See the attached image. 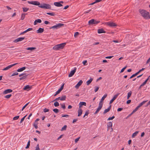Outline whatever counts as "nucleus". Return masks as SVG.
I'll return each instance as SVG.
<instances>
[{"instance_id": "6", "label": "nucleus", "mask_w": 150, "mask_h": 150, "mask_svg": "<svg viewBox=\"0 0 150 150\" xmlns=\"http://www.w3.org/2000/svg\"><path fill=\"white\" fill-rule=\"evenodd\" d=\"M64 83H63L61 86V87L56 92L55 94L54 95V96L60 93L61 91L64 88Z\"/></svg>"}, {"instance_id": "60", "label": "nucleus", "mask_w": 150, "mask_h": 150, "mask_svg": "<svg viewBox=\"0 0 150 150\" xmlns=\"http://www.w3.org/2000/svg\"><path fill=\"white\" fill-rule=\"evenodd\" d=\"M123 108H119L117 109V111L118 112L120 111L123 110Z\"/></svg>"}, {"instance_id": "31", "label": "nucleus", "mask_w": 150, "mask_h": 150, "mask_svg": "<svg viewBox=\"0 0 150 150\" xmlns=\"http://www.w3.org/2000/svg\"><path fill=\"white\" fill-rule=\"evenodd\" d=\"M67 128V126L66 125H64L62 128L61 131L66 130Z\"/></svg>"}, {"instance_id": "1", "label": "nucleus", "mask_w": 150, "mask_h": 150, "mask_svg": "<svg viewBox=\"0 0 150 150\" xmlns=\"http://www.w3.org/2000/svg\"><path fill=\"white\" fill-rule=\"evenodd\" d=\"M28 3L29 4L35 6H38L39 7L42 8L50 9L51 7L50 5L45 3L43 4H42L41 5H40V3L37 1H28Z\"/></svg>"}, {"instance_id": "2", "label": "nucleus", "mask_w": 150, "mask_h": 150, "mask_svg": "<svg viewBox=\"0 0 150 150\" xmlns=\"http://www.w3.org/2000/svg\"><path fill=\"white\" fill-rule=\"evenodd\" d=\"M139 12L142 16L145 19H150L149 13L144 10H139Z\"/></svg>"}, {"instance_id": "19", "label": "nucleus", "mask_w": 150, "mask_h": 150, "mask_svg": "<svg viewBox=\"0 0 150 150\" xmlns=\"http://www.w3.org/2000/svg\"><path fill=\"white\" fill-rule=\"evenodd\" d=\"M54 4L57 7H60L62 6V5L59 2H55L54 3Z\"/></svg>"}, {"instance_id": "14", "label": "nucleus", "mask_w": 150, "mask_h": 150, "mask_svg": "<svg viewBox=\"0 0 150 150\" xmlns=\"http://www.w3.org/2000/svg\"><path fill=\"white\" fill-rule=\"evenodd\" d=\"M32 88V86H29V85H27L25 86L24 87L23 89L24 90L28 91L30 90Z\"/></svg>"}, {"instance_id": "17", "label": "nucleus", "mask_w": 150, "mask_h": 150, "mask_svg": "<svg viewBox=\"0 0 150 150\" xmlns=\"http://www.w3.org/2000/svg\"><path fill=\"white\" fill-rule=\"evenodd\" d=\"M44 31L43 28H40L39 29L36 31V33H41L43 32Z\"/></svg>"}, {"instance_id": "57", "label": "nucleus", "mask_w": 150, "mask_h": 150, "mask_svg": "<svg viewBox=\"0 0 150 150\" xmlns=\"http://www.w3.org/2000/svg\"><path fill=\"white\" fill-rule=\"evenodd\" d=\"M79 35V33L78 32H76L74 33V36L76 37L77 35Z\"/></svg>"}, {"instance_id": "8", "label": "nucleus", "mask_w": 150, "mask_h": 150, "mask_svg": "<svg viewBox=\"0 0 150 150\" xmlns=\"http://www.w3.org/2000/svg\"><path fill=\"white\" fill-rule=\"evenodd\" d=\"M25 38V37L19 38L15 39L13 41V42L15 43H17L18 42L24 40Z\"/></svg>"}, {"instance_id": "59", "label": "nucleus", "mask_w": 150, "mask_h": 150, "mask_svg": "<svg viewBox=\"0 0 150 150\" xmlns=\"http://www.w3.org/2000/svg\"><path fill=\"white\" fill-rule=\"evenodd\" d=\"M87 62V61L86 60L83 62L82 63L84 65H86V64Z\"/></svg>"}, {"instance_id": "36", "label": "nucleus", "mask_w": 150, "mask_h": 150, "mask_svg": "<svg viewBox=\"0 0 150 150\" xmlns=\"http://www.w3.org/2000/svg\"><path fill=\"white\" fill-rule=\"evenodd\" d=\"M25 14H26L25 13H23L22 14L21 16V19L22 20H23L24 19Z\"/></svg>"}, {"instance_id": "42", "label": "nucleus", "mask_w": 150, "mask_h": 150, "mask_svg": "<svg viewBox=\"0 0 150 150\" xmlns=\"http://www.w3.org/2000/svg\"><path fill=\"white\" fill-rule=\"evenodd\" d=\"M145 69V68H142V69L139 70L137 72H136L137 73V74H138L141 72L143 71Z\"/></svg>"}, {"instance_id": "10", "label": "nucleus", "mask_w": 150, "mask_h": 150, "mask_svg": "<svg viewBox=\"0 0 150 150\" xmlns=\"http://www.w3.org/2000/svg\"><path fill=\"white\" fill-rule=\"evenodd\" d=\"M119 93H117L114 96L112 99L110 100L109 104H111L113 101L117 98Z\"/></svg>"}, {"instance_id": "37", "label": "nucleus", "mask_w": 150, "mask_h": 150, "mask_svg": "<svg viewBox=\"0 0 150 150\" xmlns=\"http://www.w3.org/2000/svg\"><path fill=\"white\" fill-rule=\"evenodd\" d=\"M53 111L55 113H57L59 112V110L57 108L53 109Z\"/></svg>"}, {"instance_id": "43", "label": "nucleus", "mask_w": 150, "mask_h": 150, "mask_svg": "<svg viewBox=\"0 0 150 150\" xmlns=\"http://www.w3.org/2000/svg\"><path fill=\"white\" fill-rule=\"evenodd\" d=\"M61 106V107L63 109H64L66 108V106L64 104H60Z\"/></svg>"}, {"instance_id": "46", "label": "nucleus", "mask_w": 150, "mask_h": 150, "mask_svg": "<svg viewBox=\"0 0 150 150\" xmlns=\"http://www.w3.org/2000/svg\"><path fill=\"white\" fill-rule=\"evenodd\" d=\"M29 102L28 103H26L22 108L21 110H23L29 104Z\"/></svg>"}, {"instance_id": "25", "label": "nucleus", "mask_w": 150, "mask_h": 150, "mask_svg": "<svg viewBox=\"0 0 150 150\" xmlns=\"http://www.w3.org/2000/svg\"><path fill=\"white\" fill-rule=\"evenodd\" d=\"M93 79L91 78L89 80H88L86 82L87 85H88L89 84H90L91 83V82L93 81Z\"/></svg>"}, {"instance_id": "18", "label": "nucleus", "mask_w": 150, "mask_h": 150, "mask_svg": "<svg viewBox=\"0 0 150 150\" xmlns=\"http://www.w3.org/2000/svg\"><path fill=\"white\" fill-rule=\"evenodd\" d=\"M82 112H83L82 110L81 109V108H79V109L78 110V117L81 116L82 113Z\"/></svg>"}, {"instance_id": "58", "label": "nucleus", "mask_w": 150, "mask_h": 150, "mask_svg": "<svg viewBox=\"0 0 150 150\" xmlns=\"http://www.w3.org/2000/svg\"><path fill=\"white\" fill-rule=\"evenodd\" d=\"M43 111L45 112H48L49 111V110L47 108H45L44 109Z\"/></svg>"}, {"instance_id": "62", "label": "nucleus", "mask_w": 150, "mask_h": 150, "mask_svg": "<svg viewBox=\"0 0 150 150\" xmlns=\"http://www.w3.org/2000/svg\"><path fill=\"white\" fill-rule=\"evenodd\" d=\"M60 97H59L58 98H57L55 99H54L53 101H53H57V100H58L59 99L60 100Z\"/></svg>"}, {"instance_id": "52", "label": "nucleus", "mask_w": 150, "mask_h": 150, "mask_svg": "<svg viewBox=\"0 0 150 150\" xmlns=\"http://www.w3.org/2000/svg\"><path fill=\"white\" fill-rule=\"evenodd\" d=\"M35 150H40L39 144H38L35 147Z\"/></svg>"}, {"instance_id": "13", "label": "nucleus", "mask_w": 150, "mask_h": 150, "mask_svg": "<svg viewBox=\"0 0 150 150\" xmlns=\"http://www.w3.org/2000/svg\"><path fill=\"white\" fill-rule=\"evenodd\" d=\"M107 94H105L103 96L102 98L100 101L99 103L103 105V101L107 97Z\"/></svg>"}, {"instance_id": "26", "label": "nucleus", "mask_w": 150, "mask_h": 150, "mask_svg": "<svg viewBox=\"0 0 150 150\" xmlns=\"http://www.w3.org/2000/svg\"><path fill=\"white\" fill-rule=\"evenodd\" d=\"M139 131H137L133 133L132 135V138L134 137L136 135H137V134L138 133Z\"/></svg>"}, {"instance_id": "56", "label": "nucleus", "mask_w": 150, "mask_h": 150, "mask_svg": "<svg viewBox=\"0 0 150 150\" xmlns=\"http://www.w3.org/2000/svg\"><path fill=\"white\" fill-rule=\"evenodd\" d=\"M132 93V92L131 91H130L128 93L127 96H129V97H130Z\"/></svg>"}, {"instance_id": "30", "label": "nucleus", "mask_w": 150, "mask_h": 150, "mask_svg": "<svg viewBox=\"0 0 150 150\" xmlns=\"http://www.w3.org/2000/svg\"><path fill=\"white\" fill-rule=\"evenodd\" d=\"M66 98V96H62L60 98L61 100H65Z\"/></svg>"}, {"instance_id": "44", "label": "nucleus", "mask_w": 150, "mask_h": 150, "mask_svg": "<svg viewBox=\"0 0 150 150\" xmlns=\"http://www.w3.org/2000/svg\"><path fill=\"white\" fill-rule=\"evenodd\" d=\"M138 109L139 108L137 107L135 108V109L132 112V113L133 114L136 111H137Z\"/></svg>"}, {"instance_id": "53", "label": "nucleus", "mask_w": 150, "mask_h": 150, "mask_svg": "<svg viewBox=\"0 0 150 150\" xmlns=\"http://www.w3.org/2000/svg\"><path fill=\"white\" fill-rule=\"evenodd\" d=\"M100 21H97L96 20H94V23L95 24H97L100 23Z\"/></svg>"}, {"instance_id": "23", "label": "nucleus", "mask_w": 150, "mask_h": 150, "mask_svg": "<svg viewBox=\"0 0 150 150\" xmlns=\"http://www.w3.org/2000/svg\"><path fill=\"white\" fill-rule=\"evenodd\" d=\"M26 69V67H23L22 68H21L20 69H18L17 70V71L20 72L23 71L24 70Z\"/></svg>"}, {"instance_id": "35", "label": "nucleus", "mask_w": 150, "mask_h": 150, "mask_svg": "<svg viewBox=\"0 0 150 150\" xmlns=\"http://www.w3.org/2000/svg\"><path fill=\"white\" fill-rule=\"evenodd\" d=\"M27 75H25V76H22V77H21V78H20V80H22L25 79L26 78Z\"/></svg>"}, {"instance_id": "9", "label": "nucleus", "mask_w": 150, "mask_h": 150, "mask_svg": "<svg viewBox=\"0 0 150 150\" xmlns=\"http://www.w3.org/2000/svg\"><path fill=\"white\" fill-rule=\"evenodd\" d=\"M103 106V105L99 103V106L97 110H96V112L94 113V114H96L99 111L101 110V108H102Z\"/></svg>"}, {"instance_id": "22", "label": "nucleus", "mask_w": 150, "mask_h": 150, "mask_svg": "<svg viewBox=\"0 0 150 150\" xmlns=\"http://www.w3.org/2000/svg\"><path fill=\"white\" fill-rule=\"evenodd\" d=\"M147 100H144L142 102V103H140L139 105L137 106L139 108H140L141 106H142L143 104H144L145 103Z\"/></svg>"}, {"instance_id": "47", "label": "nucleus", "mask_w": 150, "mask_h": 150, "mask_svg": "<svg viewBox=\"0 0 150 150\" xmlns=\"http://www.w3.org/2000/svg\"><path fill=\"white\" fill-rule=\"evenodd\" d=\"M11 96H12L11 95V94H9V95H8L6 96H5V97L7 98H9L11 97Z\"/></svg>"}, {"instance_id": "38", "label": "nucleus", "mask_w": 150, "mask_h": 150, "mask_svg": "<svg viewBox=\"0 0 150 150\" xmlns=\"http://www.w3.org/2000/svg\"><path fill=\"white\" fill-rule=\"evenodd\" d=\"M38 124V123L36 122H34L33 124V125L36 129H37V128H38V127L37 126Z\"/></svg>"}, {"instance_id": "27", "label": "nucleus", "mask_w": 150, "mask_h": 150, "mask_svg": "<svg viewBox=\"0 0 150 150\" xmlns=\"http://www.w3.org/2000/svg\"><path fill=\"white\" fill-rule=\"evenodd\" d=\"M36 49V48L35 47H28L26 48V50H28L32 51Z\"/></svg>"}, {"instance_id": "55", "label": "nucleus", "mask_w": 150, "mask_h": 150, "mask_svg": "<svg viewBox=\"0 0 150 150\" xmlns=\"http://www.w3.org/2000/svg\"><path fill=\"white\" fill-rule=\"evenodd\" d=\"M86 111L85 113V114L84 115V116H83V117H85L86 116H87L88 115V114H89V113L88 112V111Z\"/></svg>"}, {"instance_id": "51", "label": "nucleus", "mask_w": 150, "mask_h": 150, "mask_svg": "<svg viewBox=\"0 0 150 150\" xmlns=\"http://www.w3.org/2000/svg\"><path fill=\"white\" fill-rule=\"evenodd\" d=\"M95 89L94 91L95 92H96L97 91H98L99 88V87H98L95 86Z\"/></svg>"}, {"instance_id": "48", "label": "nucleus", "mask_w": 150, "mask_h": 150, "mask_svg": "<svg viewBox=\"0 0 150 150\" xmlns=\"http://www.w3.org/2000/svg\"><path fill=\"white\" fill-rule=\"evenodd\" d=\"M19 115L14 117H13V120H17L19 118Z\"/></svg>"}, {"instance_id": "16", "label": "nucleus", "mask_w": 150, "mask_h": 150, "mask_svg": "<svg viewBox=\"0 0 150 150\" xmlns=\"http://www.w3.org/2000/svg\"><path fill=\"white\" fill-rule=\"evenodd\" d=\"M86 103L84 102H80L79 105V108H81L83 105L86 106Z\"/></svg>"}, {"instance_id": "24", "label": "nucleus", "mask_w": 150, "mask_h": 150, "mask_svg": "<svg viewBox=\"0 0 150 150\" xmlns=\"http://www.w3.org/2000/svg\"><path fill=\"white\" fill-rule=\"evenodd\" d=\"M94 19H92L88 21V24L89 25H93L94 23Z\"/></svg>"}, {"instance_id": "63", "label": "nucleus", "mask_w": 150, "mask_h": 150, "mask_svg": "<svg viewBox=\"0 0 150 150\" xmlns=\"http://www.w3.org/2000/svg\"><path fill=\"white\" fill-rule=\"evenodd\" d=\"M44 23L45 24L47 25L50 23V22L48 21H46L44 22Z\"/></svg>"}, {"instance_id": "45", "label": "nucleus", "mask_w": 150, "mask_h": 150, "mask_svg": "<svg viewBox=\"0 0 150 150\" xmlns=\"http://www.w3.org/2000/svg\"><path fill=\"white\" fill-rule=\"evenodd\" d=\"M54 13H47V14L48 15H49L51 16H54L55 15L54 14Z\"/></svg>"}, {"instance_id": "49", "label": "nucleus", "mask_w": 150, "mask_h": 150, "mask_svg": "<svg viewBox=\"0 0 150 150\" xmlns=\"http://www.w3.org/2000/svg\"><path fill=\"white\" fill-rule=\"evenodd\" d=\"M137 73H135V74H134L133 75H132L131 76V77H130V79H132V78H133V77L136 76L137 75Z\"/></svg>"}, {"instance_id": "61", "label": "nucleus", "mask_w": 150, "mask_h": 150, "mask_svg": "<svg viewBox=\"0 0 150 150\" xmlns=\"http://www.w3.org/2000/svg\"><path fill=\"white\" fill-rule=\"evenodd\" d=\"M113 57V56H108L105 57L106 59H111L112 57Z\"/></svg>"}, {"instance_id": "5", "label": "nucleus", "mask_w": 150, "mask_h": 150, "mask_svg": "<svg viewBox=\"0 0 150 150\" xmlns=\"http://www.w3.org/2000/svg\"><path fill=\"white\" fill-rule=\"evenodd\" d=\"M105 24L110 27H115L117 25L115 23L110 22H109L105 23Z\"/></svg>"}, {"instance_id": "28", "label": "nucleus", "mask_w": 150, "mask_h": 150, "mask_svg": "<svg viewBox=\"0 0 150 150\" xmlns=\"http://www.w3.org/2000/svg\"><path fill=\"white\" fill-rule=\"evenodd\" d=\"M112 124L111 122H109L107 124V126H108V127H111L112 126Z\"/></svg>"}, {"instance_id": "29", "label": "nucleus", "mask_w": 150, "mask_h": 150, "mask_svg": "<svg viewBox=\"0 0 150 150\" xmlns=\"http://www.w3.org/2000/svg\"><path fill=\"white\" fill-rule=\"evenodd\" d=\"M150 77V76H149L148 78L146 79V80L142 83V84L145 85L146 83L149 80V78Z\"/></svg>"}, {"instance_id": "11", "label": "nucleus", "mask_w": 150, "mask_h": 150, "mask_svg": "<svg viewBox=\"0 0 150 150\" xmlns=\"http://www.w3.org/2000/svg\"><path fill=\"white\" fill-rule=\"evenodd\" d=\"M17 64L18 63H15V64L9 65L8 66H7V67H6L5 68H4V69H3V71H5V70H7L8 69H9L10 68L12 67H13V66L15 65L16 64Z\"/></svg>"}, {"instance_id": "40", "label": "nucleus", "mask_w": 150, "mask_h": 150, "mask_svg": "<svg viewBox=\"0 0 150 150\" xmlns=\"http://www.w3.org/2000/svg\"><path fill=\"white\" fill-rule=\"evenodd\" d=\"M127 67V66L126 65L125 66V67H124L120 71V73H122L123 72L124 70L126 69V68Z\"/></svg>"}, {"instance_id": "7", "label": "nucleus", "mask_w": 150, "mask_h": 150, "mask_svg": "<svg viewBox=\"0 0 150 150\" xmlns=\"http://www.w3.org/2000/svg\"><path fill=\"white\" fill-rule=\"evenodd\" d=\"M76 68L75 67L73 70H72L71 71H70V73L69 74V77H70L72 76L74 74V73L76 72Z\"/></svg>"}, {"instance_id": "34", "label": "nucleus", "mask_w": 150, "mask_h": 150, "mask_svg": "<svg viewBox=\"0 0 150 150\" xmlns=\"http://www.w3.org/2000/svg\"><path fill=\"white\" fill-rule=\"evenodd\" d=\"M30 141L29 140L27 143V144L25 147V148L26 149H28L29 148V146H30Z\"/></svg>"}, {"instance_id": "15", "label": "nucleus", "mask_w": 150, "mask_h": 150, "mask_svg": "<svg viewBox=\"0 0 150 150\" xmlns=\"http://www.w3.org/2000/svg\"><path fill=\"white\" fill-rule=\"evenodd\" d=\"M13 91L11 89H7L5 90L3 92V94H6L8 93H11Z\"/></svg>"}, {"instance_id": "41", "label": "nucleus", "mask_w": 150, "mask_h": 150, "mask_svg": "<svg viewBox=\"0 0 150 150\" xmlns=\"http://www.w3.org/2000/svg\"><path fill=\"white\" fill-rule=\"evenodd\" d=\"M27 116V115H25V116L23 117L21 119V121L20 122V123H21L25 119V117H26V116Z\"/></svg>"}, {"instance_id": "12", "label": "nucleus", "mask_w": 150, "mask_h": 150, "mask_svg": "<svg viewBox=\"0 0 150 150\" xmlns=\"http://www.w3.org/2000/svg\"><path fill=\"white\" fill-rule=\"evenodd\" d=\"M83 83V81L81 80H80L75 86V88L76 89H78L79 87Z\"/></svg>"}, {"instance_id": "20", "label": "nucleus", "mask_w": 150, "mask_h": 150, "mask_svg": "<svg viewBox=\"0 0 150 150\" xmlns=\"http://www.w3.org/2000/svg\"><path fill=\"white\" fill-rule=\"evenodd\" d=\"M42 22V21L40 19H37L34 22V25H36L38 23H41Z\"/></svg>"}, {"instance_id": "50", "label": "nucleus", "mask_w": 150, "mask_h": 150, "mask_svg": "<svg viewBox=\"0 0 150 150\" xmlns=\"http://www.w3.org/2000/svg\"><path fill=\"white\" fill-rule=\"evenodd\" d=\"M115 117L114 116H113L112 117H109L108 119V120H112L113 119H114L115 118Z\"/></svg>"}, {"instance_id": "39", "label": "nucleus", "mask_w": 150, "mask_h": 150, "mask_svg": "<svg viewBox=\"0 0 150 150\" xmlns=\"http://www.w3.org/2000/svg\"><path fill=\"white\" fill-rule=\"evenodd\" d=\"M110 110H109V108H107V109H105V110L104 112H103V114H105L107 112H109Z\"/></svg>"}, {"instance_id": "64", "label": "nucleus", "mask_w": 150, "mask_h": 150, "mask_svg": "<svg viewBox=\"0 0 150 150\" xmlns=\"http://www.w3.org/2000/svg\"><path fill=\"white\" fill-rule=\"evenodd\" d=\"M131 100H129L127 101L126 103L127 104H129L131 103Z\"/></svg>"}, {"instance_id": "4", "label": "nucleus", "mask_w": 150, "mask_h": 150, "mask_svg": "<svg viewBox=\"0 0 150 150\" xmlns=\"http://www.w3.org/2000/svg\"><path fill=\"white\" fill-rule=\"evenodd\" d=\"M64 25V24H62L61 23H59L58 24H56V25H54L53 26H52V27H51L50 28V29H57L58 28H59L62 26H63Z\"/></svg>"}, {"instance_id": "21", "label": "nucleus", "mask_w": 150, "mask_h": 150, "mask_svg": "<svg viewBox=\"0 0 150 150\" xmlns=\"http://www.w3.org/2000/svg\"><path fill=\"white\" fill-rule=\"evenodd\" d=\"M98 33H105V31L104 30L103 28L98 29Z\"/></svg>"}, {"instance_id": "54", "label": "nucleus", "mask_w": 150, "mask_h": 150, "mask_svg": "<svg viewBox=\"0 0 150 150\" xmlns=\"http://www.w3.org/2000/svg\"><path fill=\"white\" fill-rule=\"evenodd\" d=\"M18 73L17 72H15V73H13L11 75V76H13L15 75H17L18 74Z\"/></svg>"}, {"instance_id": "3", "label": "nucleus", "mask_w": 150, "mask_h": 150, "mask_svg": "<svg viewBox=\"0 0 150 150\" xmlns=\"http://www.w3.org/2000/svg\"><path fill=\"white\" fill-rule=\"evenodd\" d=\"M66 44V42L57 44L53 47V49L54 50H59L62 49L64 48Z\"/></svg>"}, {"instance_id": "33", "label": "nucleus", "mask_w": 150, "mask_h": 150, "mask_svg": "<svg viewBox=\"0 0 150 150\" xmlns=\"http://www.w3.org/2000/svg\"><path fill=\"white\" fill-rule=\"evenodd\" d=\"M29 8H23V11L24 12H27L29 10Z\"/></svg>"}, {"instance_id": "32", "label": "nucleus", "mask_w": 150, "mask_h": 150, "mask_svg": "<svg viewBox=\"0 0 150 150\" xmlns=\"http://www.w3.org/2000/svg\"><path fill=\"white\" fill-rule=\"evenodd\" d=\"M54 105L55 107H57L59 105V103L57 102H55L54 104Z\"/></svg>"}]
</instances>
